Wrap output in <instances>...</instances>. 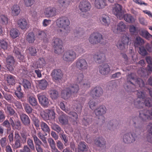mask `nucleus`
Returning <instances> with one entry per match:
<instances>
[{
  "label": "nucleus",
  "instance_id": "1",
  "mask_svg": "<svg viewBox=\"0 0 152 152\" xmlns=\"http://www.w3.org/2000/svg\"><path fill=\"white\" fill-rule=\"evenodd\" d=\"M21 136L18 132H15L14 134V143L12 145L14 149L20 148L21 147V144L25 143L27 140V135L23 133H21Z\"/></svg>",
  "mask_w": 152,
  "mask_h": 152
},
{
  "label": "nucleus",
  "instance_id": "2",
  "mask_svg": "<svg viewBox=\"0 0 152 152\" xmlns=\"http://www.w3.org/2000/svg\"><path fill=\"white\" fill-rule=\"evenodd\" d=\"M75 82L80 85V87L84 89H87L90 87L91 83L89 80L84 79L83 73H76L73 76Z\"/></svg>",
  "mask_w": 152,
  "mask_h": 152
},
{
  "label": "nucleus",
  "instance_id": "3",
  "mask_svg": "<svg viewBox=\"0 0 152 152\" xmlns=\"http://www.w3.org/2000/svg\"><path fill=\"white\" fill-rule=\"evenodd\" d=\"M79 90V86L75 84H72L69 87L65 88L61 92L62 97L64 99H67L72 94L77 93Z\"/></svg>",
  "mask_w": 152,
  "mask_h": 152
},
{
  "label": "nucleus",
  "instance_id": "4",
  "mask_svg": "<svg viewBox=\"0 0 152 152\" xmlns=\"http://www.w3.org/2000/svg\"><path fill=\"white\" fill-rule=\"evenodd\" d=\"M56 26L60 28L66 30L69 28L70 21L68 18L65 16H62L58 18L56 21Z\"/></svg>",
  "mask_w": 152,
  "mask_h": 152
},
{
  "label": "nucleus",
  "instance_id": "5",
  "mask_svg": "<svg viewBox=\"0 0 152 152\" xmlns=\"http://www.w3.org/2000/svg\"><path fill=\"white\" fill-rule=\"evenodd\" d=\"M52 44L53 45L54 52L55 53L59 54L64 51L63 48L61 40L58 37H54L52 40Z\"/></svg>",
  "mask_w": 152,
  "mask_h": 152
},
{
  "label": "nucleus",
  "instance_id": "6",
  "mask_svg": "<svg viewBox=\"0 0 152 152\" xmlns=\"http://www.w3.org/2000/svg\"><path fill=\"white\" fill-rule=\"evenodd\" d=\"M77 58L76 53L73 50H69L64 53L63 60L68 63H72Z\"/></svg>",
  "mask_w": 152,
  "mask_h": 152
},
{
  "label": "nucleus",
  "instance_id": "7",
  "mask_svg": "<svg viewBox=\"0 0 152 152\" xmlns=\"http://www.w3.org/2000/svg\"><path fill=\"white\" fill-rule=\"evenodd\" d=\"M103 40L102 35L97 32H94L91 34L88 39L89 42L94 45L99 43L102 44Z\"/></svg>",
  "mask_w": 152,
  "mask_h": 152
},
{
  "label": "nucleus",
  "instance_id": "8",
  "mask_svg": "<svg viewBox=\"0 0 152 152\" xmlns=\"http://www.w3.org/2000/svg\"><path fill=\"white\" fill-rule=\"evenodd\" d=\"M139 117L143 121L152 119V110L143 109L139 111Z\"/></svg>",
  "mask_w": 152,
  "mask_h": 152
},
{
  "label": "nucleus",
  "instance_id": "9",
  "mask_svg": "<svg viewBox=\"0 0 152 152\" xmlns=\"http://www.w3.org/2000/svg\"><path fill=\"white\" fill-rule=\"evenodd\" d=\"M76 68L81 71H84L88 67V64L86 60L82 58H79L75 62Z\"/></svg>",
  "mask_w": 152,
  "mask_h": 152
},
{
  "label": "nucleus",
  "instance_id": "10",
  "mask_svg": "<svg viewBox=\"0 0 152 152\" xmlns=\"http://www.w3.org/2000/svg\"><path fill=\"white\" fill-rule=\"evenodd\" d=\"M122 9V6L118 4H115L113 7V12L120 19H123L124 18Z\"/></svg>",
  "mask_w": 152,
  "mask_h": 152
},
{
  "label": "nucleus",
  "instance_id": "11",
  "mask_svg": "<svg viewBox=\"0 0 152 152\" xmlns=\"http://www.w3.org/2000/svg\"><path fill=\"white\" fill-rule=\"evenodd\" d=\"M44 13L45 16L48 18L55 17L58 14L57 10L56 8L51 6L45 8Z\"/></svg>",
  "mask_w": 152,
  "mask_h": 152
},
{
  "label": "nucleus",
  "instance_id": "12",
  "mask_svg": "<svg viewBox=\"0 0 152 152\" xmlns=\"http://www.w3.org/2000/svg\"><path fill=\"white\" fill-rule=\"evenodd\" d=\"M53 80L59 81L61 80L63 77V74L62 71L59 69H54L51 74Z\"/></svg>",
  "mask_w": 152,
  "mask_h": 152
},
{
  "label": "nucleus",
  "instance_id": "13",
  "mask_svg": "<svg viewBox=\"0 0 152 152\" xmlns=\"http://www.w3.org/2000/svg\"><path fill=\"white\" fill-rule=\"evenodd\" d=\"M91 8V4L88 1H82L79 5V8L82 12H86L89 11Z\"/></svg>",
  "mask_w": 152,
  "mask_h": 152
},
{
  "label": "nucleus",
  "instance_id": "14",
  "mask_svg": "<svg viewBox=\"0 0 152 152\" xmlns=\"http://www.w3.org/2000/svg\"><path fill=\"white\" fill-rule=\"evenodd\" d=\"M136 134L133 132H130L124 135V142L130 143L135 141L137 137Z\"/></svg>",
  "mask_w": 152,
  "mask_h": 152
},
{
  "label": "nucleus",
  "instance_id": "15",
  "mask_svg": "<svg viewBox=\"0 0 152 152\" xmlns=\"http://www.w3.org/2000/svg\"><path fill=\"white\" fill-rule=\"evenodd\" d=\"M102 94L103 90L102 88L101 87L96 86L91 91L89 95L92 98H95L96 97H100Z\"/></svg>",
  "mask_w": 152,
  "mask_h": 152
},
{
  "label": "nucleus",
  "instance_id": "16",
  "mask_svg": "<svg viewBox=\"0 0 152 152\" xmlns=\"http://www.w3.org/2000/svg\"><path fill=\"white\" fill-rule=\"evenodd\" d=\"M39 103L43 107H47L49 103V100L45 95L40 93L37 95Z\"/></svg>",
  "mask_w": 152,
  "mask_h": 152
},
{
  "label": "nucleus",
  "instance_id": "17",
  "mask_svg": "<svg viewBox=\"0 0 152 152\" xmlns=\"http://www.w3.org/2000/svg\"><path fill=\"white\" fill-rule=\"evenodd\" d=\"M134 80V77L132 76V74H131L128 75L127 77V83L128 84H131L132 86H131L127 85L126 87V89L127 91L129 92H134L135 91L134 88L135 86L132 82V80Z\"/></svg>",
  "mask_w": 152,
  "mask_h": 152
},
{
  "label": "nucleus",
  "instance_id": "18",
  "mask_svg": "<svg viewBox=\"0 0 152 152\" xmlns=\"http://www.w3.org/2000/svg\"><path fill=\"white\" fill-rule=\"evenodd\" d=\"M7 67L10 71H12L14 70L13 67L14 66L15 61L14 57L11 56H9L6 58Z\"/></svg>",
  "mask_w": 152,
  "mask_h": 152
},
{
  "label": "nucleus",
  "instance_id": "19",
  "mask_svg": "<svg viewBox=\"0 0 152 152\" xmlns=\"http://www.w3.org/2000/svg\"><path fill=\"white\" fill-rule=\"evenodd\" d=\"M99 69L100 73L104 75H108L110 71L109 66L106 64L100 66Z\"/></svg>",
  "mask_w": 152,
  "mask_h": 152
},
{
  "label": "nucleus",
  "instance_id": "20",
  "mask_svg": "<svg viewBox=\"0 0 152 152\" xmlns=\"http://www.w3.org/2000/svg\"><path fill=\"white\" fill-rule=\"evenodd\" d=\"M36 36L39 39L42 40L44 42H48L49 39L47 37L46 33L44 31L38 30L36 34Z\"/></svg>",
  "mask_w": 152,
  "mask_h": 152
},
{
  "label": "nucleus",
  "instance_id": "21",
  "mask_svg": "<svg viewBox=\"0 0 152 152\" xmlns=\"http://www.w3.org/2000/svg\"><path fill=\"white\" fill-rule=\"evenodd\" d=\"M94 58L95 61L99 64L104 62L106 58L104 53L100 52H97L94 55Z\"/></svg>",
  "mask_w": 152,
  "mask_h": 152
},
{
  "label": "nucleus",
  "instance_id": "22",
  "mask_svg": "<svg viewBox=\"0 0 152 152\" xmlns=\"http://www.w3.org/2000/svg\"><path fill=\"white\" fill-rule=\"evenodd\" d=\"M107 111L106 108L103 105L100 106L94 110V113L96 116H101L104 115Z\"/></svg>",
  "mask_w": 152,
  "mask_h": 152
},
{
  "label": "nucleus",
  "instance_id": "23",
  "mask_svg": "<svg viewBox=\"0 0 152 152\" xmlns=\"http://www.w3.org/2000/svg\"><path fill=\"white\" fill-rule=\"evenodd\" d=\"M107 5L106 0H95V7L98 9H102Z\"/></svg>",
  "mask_w": 152,
  "mask_h": 152
},
{
  "label": "nucleus",
  "instance_id": "24",
  "mask_svg": "<svg viewBox=\"0 0 152 152\" xmlns=\"http://www.w3.org/2000/svg\"><path fill=\"white\" fill-rule=\"evenodd\" d=\"M101 23L106 26H108L110 23V19L109 16L105 14H103L100 18Z\"/></svg>",
  "mask_w": 152,
  "mask_h": 152
},
{
  "label": "nucleus",
  "instance_id": "25",
  "mask_svg": "<svg viewBox=\"0 0 152 152\" xmlns=\"http://www.w3.org/2000/svg\"><path fill=\"white\" fill-rule=\"evenodd\" d=\"M74 0H58V3L62 10L66 9L70 4L71 1H73Z\"/></svg>",
  "mask_w": 152,
  "mask_h": 152
},
{
  "label": "nucleus",
  "instance_id": "26",
  "mask_svg": "<svg viewBox=\"0 0 152 152\" xmlns=\"http://www.w3.org/2000/svg\"><path fill=\"white\" fill-rule=\"evenodd\" d=\"M124 30V22H120L118 24L117 28H116L115 25H113L112 27V30L113 32L116 34L122 32Z\"/></svg>",
  "mask_w": 152,
  "mask_h": 152
},
{
  "label": "nucleus",
  "instance_id": "27",
  "mask_svg": "<svg viewBox=\"0 0 152 152\" xmlns=\"http://www.w3.org/2000/svg\"><path fill=\"white\" fill-rule=\"evenodd\" d=\"M18 27L22 30L26 29L28 28V22L25 19H20L17 21Z\"/></svg>",
  "mask_w": 152,
  "mask_h": 152
},
{
  "label": "nucleus",
  "instance_id": "28",
  "mask_svg": "<svg viewBox=\"0 0 152 152\" xmlns=\"http://www.w3.org/2000/svg\"><path fill=\"white\" fill-rule=\"evenodd\" d=\"M6 80L8 85L10 86H13L15 83V77L11 75H7L6 77Z\"/></svg>",
  "mask_w": 152,
  "mask_h": 152
},
{
  "label": "nucleus",
  "instance_id": "29",
  "mask_svg": "<svg viewBox=\"0 0 152 152\" xmlns=\"http://www.w3.org/2000/svg\"><path fill=\"white\" fill-rule=\"evenodd\" d=\"M13 53H15L16 57L20 61L22 62L24 61V56L21 54L19 49L17 47H15L13 50Z\"/></svg>",
  "mask_w": 152,
  "mask_h": 152
},
{
  "label": "nucleus",
  "instance_id": "30",
  "mask_svg": "<svg viewBox=\"0 0 152 152\" xmlns=\"http://www.w3.org/2000/svg\"><path fill=\"white\" fill-rule=\"evenodd\" d=\"M20 119L23 123L25 126H29L30 123V121L28 116L24 113L20 115Z\"/></svg>",
  "mask_w": 152,
  "mask_h": 152
},
{
  "label": "nucleus",
  "instance_id": "31",
  "mask_svg": "<svg viewBox=\"0 0 152 152\" xmlns=\"http://www.w3.org/2000/svg\"><path fill=\"white\" fill-rule=\"evenodd\" d=\"M147 129L148 132L146 137L147 140L148 142L152 143V123L149 124L147 126Z\"/></svg>",
  "mask_w": 152,
  "mask_h": 152
},
{
  "label": "nucleus",
  "instance_id": "32",
  "mask_svg": "<svg viewBox=\"0 0 152 152\" xmlns=\"http://www.w3.org/2000/svg\"><path fill=\"white\" fill-rule=\"evenodd\" d=\"M83 26L77 27L74 31V35L75 37L80 38L84 33V31L83 30Z\"/></svg>",
  "mask_w": 152,
  "mask_h": 152
},
{
  "label": "nucleus",
  "instance_id": "33",
  "mask_svg": "<svg viewBox=\"0 0 152 152\" xmlns=\"http://www.w3.org/2000/svg\"><path fill=\"white\" fill-rule=\"evenodd\" d=\"M73 49L79 54H81L85 52L84 47L81 44L77 45L73 47Z\"/></svg>",
  "mask_w": 152,
  "mask_h": 152
},
{
  "label": "nucleus",
  "instance_id": "34",
  "mask_svg": "<svg viewBox=\"0 0 152 152\" xmlns=\"http://www.w3.org/2000/svg\"><path fill=\"white\" fill-rule=\"evenodd\" d=\"M10 124L14 129L19 130L21 129V124L20 121H18L14 123L12 120L10 118Z\"/></svg>",
  "mask_w": 152,
  "mask_h": 152
},
{
  "label": "nucleus",
  "instance_id": "35",
  "mask_svg": "<svg viewBox=\"0 0 152 152\" xmlns=\"http://www.w3.org/2000/svg\"><path fill=\"white\" fill-rule=\"evenodd\" d=\"M94 142L96 145L100 147H104L106 144V141L102 137H98L95 140Z\"/></svg>",
  "mask_w": 152,
  "mask_h": 152
},
{
  "label": "nucleus",
  "instance_id": "36",
  "mask_svg": "<svg viewBox=\"0 0 152 152\" xmlns=\"http://www.w3.org/2000/svg\"><path fill=\"white\" fill-rule=\"evenodd\" d=\"M60 123L62 125L66 124H68V117L67 115L64 113H62L58 118Z\"/></svg>",
  "mask_w": 152,
  "mask_h": 152
},
{
  "label": "nucleus",
  "instance_id": "37",
  "mask_svg": "<svg viewBox=\"0 0 152 152\" xmlns=\"http://www.w3.org/2000/svg\"><path fill=\"white\" fill-rule=\"evenodd\" d=\"M85 99L84 98L80 97L79 98L77 101L76 103L77 104V106L76 107V109L77 110V111L80 112L81 111L82 105L84 104Z\"/></svg>",
  "mask_w": 152,
  "mask_h": 152
},
{
  "label": "nucleus",
  "instance_id": "38",
  "mask_svg": "<svg viewBox=\"0 0 152 152\" xmlns=\"http://www.w3.org/2000/svg\"><path fill=\"white\" fill-rule=\"evenodd\" d=\"M36 39L35 34L33 32L28 33L26 36V41L29 43H33Z\"/></svg>",
  "mask_w": 152,
  "mask_h": 152
},
{
  "label": "nucleus",
  "instance_id": "39",
  "mask_svg": "<svg viewBox=\"0 0 152 152\" xmlns=\"http://www.w3.org/2000/svg\"><path fill=\"white\" fill-rule=\"evenodd\" d=\"M144 43V39L139 36H137L134 41V45L137 47L142 45Z\"/></svg>",
  "mask_w": 152,
  "mask_h": 152
},
{
  "label": "nucleus",
  "instance_id": "40",
  "mask_svg": "<svg viewBox=\"0 0 152 152\" xmlns=\"http://www.w3.org/2000/svg\"><path fill=\"white\" fill-rule=\"evenodd\" d=\"M11 10L12 13L15 16L18 15L20 12V7L17 4L13 5L12 7Z\"/></svg>",
  "mask_w": 152,
  "mask_h": 152
},
{
  "label": "nucleus",
  "instance_id": "41",
  "mask_svg": "<svg viewBox=\"0 0 152 152\" xmlns=\"http://www.w3.org/2000/svg\"><path fill=\"white\" fill-rule=\"evenodd\" d=\"M124 20L129 23H133L135 21L133 17L130 14H124Z\"/></svg>",
  "mask_w": 152,
  "mask_h": 152
},
{
  "label": "nucleus",
  "instance_id": "42",
  "mask_svg": "<svg viewBox=\"0 0 152 152\" xmlns=\"http://www.w3.org/2000/svg\"><path fill=\"white\" fill-rule=\"evenodd\" d=\"M30 104L33 106H35L38 104L37 99L33 96H30L28 99Z\"/></svg>",
  "mask_w": 152,
  "mask_h": 152
},
{
  "label": "nucleus",
  "instance_id": "43",
  "mask_svg": "<svg viewBox=\"0 0 152 152\" xmlns=\"http://www.w3.org/2000/svg\"><path fill=\"white\" fill-rule=\"evenodd\" d=\"M20 34L18 30L16 28L11 29L10 32V36L13 39H15L18 37Z\"/></svg>",
  "mask_w": 152,
  "mask_h": 152
},
{
  "label": "nucleus",
  "instance_id": "44",
  "mask_svg": "<svg viewBox=\"0 0 152 152\" xmlns=\"http://www.w3.org/2000/svg\"><path fill=\"white\" fill-rule=\"evenodd\" d=\"M78 149L81 151H87L88 150L87 145L84 142H80L78 145Z\"/></svg>",
  "mask_w": 152,
  "mask_h": 152
},
{
  "label": "nucleus",
  "instance_id": "45",
  "mask_svg": "<svg viewBox=\"0 0 152 152\" xmlns=\"http://www.w3.org/2000/svg\"><path fill=\"white\" fill-rule=\"evenodd\" d=\"M71 116V118L72 120V121L74 123L77 124V119L78 118V115L75 112L70 111V110H69V113H67Z\"/></svg>",
  "mask_w": 152,
  "mask_h": 152
},
{
  "label": "nucleus",
  "instance_id": "46",
  "mask_svg": "<svg viewBox=\"0 0 152 152\" xmlns=\"http://www.w3.org/2000/svg\"><path fill=\"white\" fill-rule=\"evenodd\" d=\"M134 105L135 107L138 109H141L142 108L144 103L140 101V99L137 98L134 101Z\"/></svg>",
  "mask_w": 152,
  "mask_h": 152
},
{
  "label": "nucleus",
  "instance_id": "47",
  "mask_svg": "<svg viewBox=\"0 0 152 152\" xmlns=\"http://www.w3.org/2000/svg\"><path fill=\"white\" fill-rule=\"evenodd\" d=\"M48 85V82L45 80H40L39 82V86L40 89L42 90L46 89Z\"/></svg>",
  "mask_w": 152,
  "mask_h": 152
},
{
  "label": "nucleus",
  "instance_id": "48",
  "mask_svg": "<svg viewBox=\"0 0 152 152\" xmlns=\"http://www.w3.org/2000/svg\"><path fill=\"white\" fill-rule=\"evenodd\" d=\"M8 18L7 16L4 15H0V23L3 25H7L8 22Z\"/></svg>",
  "mask_w": 152,
  "mask_h": 152
},
{
  "label": "nucleus",
  "instance_id": "49",
  "mask_svg": "<svg viewBox=\"0 0 152 152\" xmlns=\"http://www.w3.org/2000/svg\"><path fill=\"white\" fill-rule=\"evenodd\" d=\"M4 98L7 100L8 102L11 103L15 99L12 95L9 93L6 92L3 93Z\"/></svg>",
  "mask_w": 152,
  "mask_h": 152
},
{
  "label": "nucleus",
  "instance_id": "50",
  "mask_svg": "<svg viewBox=\"0 0 152 152\" xmlns=\"http://www.w3.org/2000/svg\"><path fill=\"white\" fill-rule=\"evenodd\" d=\"M8 46V43L4 39H0V48L4 50H7Z\"/></svg>",
  "mask_w": 152,
  "mask_h": 152
},
{
  "label": "nucleus",
  "instance_id": "51",
  "mask_svg": "<svg viewBox=\"0 0 152 152\" xmlns=\"http://www.w3.org/2000/svg\"><path fill=\"white\" fill-rule=\"evenodd\" d=\"M50 97L53 100L57 99L58 96V93L55 90H51L50 91Z\"/></svg>",
  "mask_w": 152,
  "mask_h": 152
},
{
  "label": "nucleus",
  "instance_id": "52",
  "mask_svg": "<svg viewBox=\"0 0 152 152\" xmlns=\"http://www.w3.org/2000/svg\"><path fill=\"white\" fill-rule=\"evenodd\" d=\"M91 117L89 115H87L84 117L82 121L84 125L86 126L91 123Z\"/></svg>",
  "mask_w": 152,
  "mask_h": 152
},
{
  "label": "nucleus",
  "instance_id": "53",
  "mask_svg": "<svg viewBox=\"0 0 152 152\" xmlns=\"http://www.w3.org/2000/svg\"><path fill=\"white\" fill-rule=\"evenodd\" d=\"M41 127L42 130L45 132L49 133L50 131V129L47 124L44 122H41Z\"/></svg>",
  "mask_w": 152,
  "mask_h": 152
},
{
  "label": "nucleus",
  "instance_id": "54",
  "mask_svg": "<svg viewBox=\"0 0 152 152\" xmlns=\"http://www.w3.org/2000/svg\"><path fill=\"white\" fill-rule=\"evenodd\" d=\"M145 47L141 46L139 47V53L142 56H145L148 54L147 50L145 49Z\"/></svg>",
  "mask_w": 152,
  "mask_h": 152
},
{
  "label": "nucleus",
  "instance_id": "55",
  "mask_svg": "<svg viewBox=\"0 0 152 152\" xmlns=\"http://www.w3.org/2000/svg\"><path fill=\"white\" fill-rule=\"evenodd\" d=\"M47 134H45V135H44L41 132H39L37 134L38 137L42 141L45 145L47 144V141L46 139V138L45 137V136H46Z\"/></svg>",
  "mask_w": 152,
  "mask_h": 152
},
{
  "label": "nucleus",
  "instance_id": "56",
  "mask_svg": "<svg viewBox=\"0 0 152 152\" xmlns=\"http://www.w3.org/2000/svg\"><path fill=\"white\" fill-rule=\"evenodd\" d=\"M52 128L55 131L58 133L63 132V130L61 127L58 125L54 124L52 126Z\"/></svg>",
  "mask_w": 152,
  "mask_h": 152
},
{
  "label": "nucleus",
  "instance_id": "57",
  "mask_svg": "<svg viewBox=\"0 0 152 152\" xmlns=\"http://www.w3.org/2000/svg\"><path fill=\"white\" fill-rule=\"evenodd\" d=\"M144 103L145 106L148 107H152V100L149 98H146L145 99Z\"/></svg>",
  "mask_w": 152,
  "mask_h": 152
},
{
  "label": "nucleus",
  "instance_id": "58",
  "mask_svg": "<svg viewBox=\"0 0 152 152\" xmlns=\"http://www.w3.org/2000/svg\"><path fill=\"white\" fill-rule=\"evenodd\" d=\"M22 84L23 87L25 88H29L31 87L30 83L27 80L23 79Z\"/></svg>",
  "mask_w": 152,
  "mask_h": 152
},
{
  "label": "nucleus",
  "instance_id": "59",
  "mask_svg": "<svg viewBox=\"0 0 152 152\" xmlns=\"http://www.w3.org/2000/svg\"><path fill=\"white\" fill-rule=\"evenodd\" d=\"M137 94L138 97V98L143 99L145 97V93L142 91L137 90Z\"/></svg>",
  "mask_w": 152,
  "mask_h": 152
},
{
  "label": "nucleus",
  "instance_id": "60",
  "mask_svg": "<svg viewBox=\"0 0 152 152\" xmlns=\"http://www.w3.org/2000/svg\"><path fill=\"white\" fill-rule=\"evenodd\" d=\"M48 119L52 120H54L55 118V113L53 110H48Z\"/></svg>",
  "mask_w": 152,
  "mask_h": 152
},
{
  "label": "nucleus",
  "instance_id": "61",
  "mask_svg": "<svg viewBox=\"0 0 152 152\" xmlns=\"http://www.w3.org/2000/svg\"><path fill=\"white\" fill-rule=\"evenodd\" d=\"M11 103L13 104L17 108L21 109L22 107L21 102L16 100L15 99Z\"/></svg>",
  "mask_w": 152,
  "mask_h": 152
},
{
  "label": "nucleus",
  "instance_id": "62",
  "mask_svg": "<svg viewBox=\"0 0 152 152\" xmlns=\"http://www.w3.org/2000/svg\"><path fill=\"white\" fill-rule=\"evenodd\" d=\"M135 82L136 84L138 85L141 88L144 86V82L142 79L140 78L137 79Z\"/></svg>",
  "mask_w": 152,
  "mask_h": 152
},
{
  "label": "nucleus",
  "instance_id": "63",
  "mask_svg": "<svg viewBox=\"0 0 152 152\" xmlns=\"http://www.w3.org/2000/svg\"><path fill=\"white\" fill-rule=\"evenodd\" d=\"M27 144L31 149L32 150H34V145L33 140L32 139L30 138L28 139L27 141Z\"/></svg>",
  "mask_w": 152,
  "mask_h": 152
},
{
  "label": "nucleus",
  "instance_id": "64",
  "mask_svg": "<svg viewBox=\"0 0 152 152\" xmlns=\"http://www.w3.org/2000/svg\"><path fill=\"white\" fill-rule=\"evenodd\" d=\"M32 137L33 138L35 144L36 145H41L42 144L41 141L38 138L36 135H33Z\"/></svg>",
  "mask_w": 152,
  "mask_h": 152
}]
</instances>
